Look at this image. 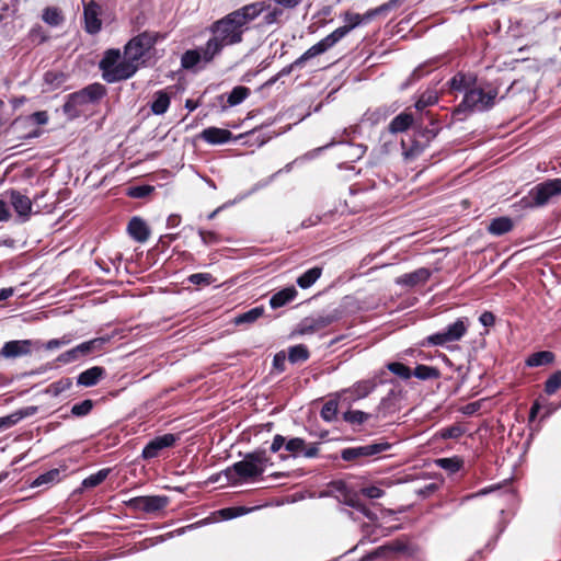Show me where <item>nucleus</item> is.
<instances>
[{
    "label": "nucleus",
    "mask_w": 561,
    "mask_h": 561,
    "mask_svg": "<svg viewBox=\"0 0 561 561\" xmlns=\"http://www.w3.org/2000/svg\"><path fill=\"white\" fill-rule=\"evenodd\" d=\"M243 507H226L220 510L218 513L224 519H231L243 514Z\"/></svg>",
    "instance_id": "052dcab7"
},
{
    "label": "nucleus",
    "mask_w": 561,
    "mask_h": 561,
    "mask_svg": "<svg viewBox=\"0 0 561 561\" xmlns=\"http://www.w3.org/2000/svg\"><path fill=\"white\" fill-rule=\"evenodd\" d=\"M104 94V85L94 83L70 94L69 101L66 103V105H87L89 103H99L101 102Z\"/></svg>",
    "instance_id": "ddd939ff"
},
{
    "label": "nucleus",
    "mask_w": 561,
    "mask_h": 561,
    "mask_svg": "<svg viewBox=\"0 0 561 561\" xmlns=\"http://www.w3.org/2000/svg\"><path fill=\"white\" fill-rule=\"evenodd\" d=\"M8 194L10 196V203L13 206L14 210L18 213L20 217L23 218V221L27 220L32 211L31 199L26 195H23L21 192L16 190H10Z\"/></svg>",
    "instance_id": "412c9836"
},
{
    "label": "nucleus",
    "mask_w": 561,
    "mask_h": 561,
    "mask_svg": "<svg viewBox=\"0 0 561 561\" xmlns=\"http://www.w3.org/2000/svg\"><path fill=\"white\" fill-rule=\"evenodd\" d=\"M342 318V311L334 309L328 314H320L317 317H307L300 321L297 328V333L301 335L312 334L322 329L328 328L332 323Z\"/></svg>",
    "instance_id": "9b49d317"
},
{
    "label": "nucleus",
    "mask_w": 561,
    "mask_h": 561,
    "mask_svg": "<svg viewBox=\"0 0 561 561\" xmlns=\"http://www.w3.org/2000/svg\"><path fill=\"white\" fill-rule=\"evenodd\" d=\"M61 470L58 468L50 469L39 474L32 483V488H37L44 484H53L60 481Z\"/></svg>",
    "instance_id": "c9c22d12"
},
{
    "label": "nucleus",
    "mask_w": 561,
    "mask_h": 561,
    "mask_svg": "<svg viewBox=\"0 0 561 561\" xmlns=\"http://www.w3.org/2000/svg\"><path fill=\"white\" fill-rule=\"evenodd\" d=\"M322 271L321 266H313L307 270L297 278V285L302 289L311 287L320 278Z\"/></svg>",
    "instance_id": "7c9ffc66"
},
{
    "label": "nucleus",
    "mask_w": 561,
    "mask_h": 561,
    "mask_svg": "<svg viewBox=\"0 0 561 561\" xmlns=\"http://www.w3.org/2000/svg\"><path fill=\"white\" fill-rule=\"evenodd\" d=\"M421 110L419 119L416 121V136L421 139L410 138L408 141L402 139L401 146L405 159H413L421 154L424 148L433 140L442 129L440 122L435 114L426 107H417Z\"/></svg>",
    "instance_id": "f03ea898"
},
{
    "label": "nucleus",
    "mask_w": 561,
    "mask_h": 561,
    "mask_svg": "<svg viewBox=\"0 0 561 561\" xmlns=\"http://www.w3.org/2000/svg\"><path fill=\"white\" fill-rule=\"evenodd\" d=\"M363 494L368 499H379L383 495V490L378 486H367L362 490Z\"/></svg>",
    "instance_id": "338daca9"
},
{
    "label": "nucleus",
    "mask_w": 561,
    "mask_h": 561,
    "mask_svg": "<svg viewBox=\"0 0 561 561\" xmlns=\"http://www.w3.org/2000/svg\"><path fill=\"white\" fill-rule=\"evenodd\" d=\"M82 358L81 354L78 351V347H73L69 351H66L65 353L60 354L57 358L58 362L68 364L71 362H76L78 359Z\"/></svg>",
    "instance_id": "6e6d98bb"
},
{
    "label": "nucleus",
    "mask_w": 561,
    "mask_h": 561,
    "mask_svg": "<svg viewBox=\"0 0 561 561\" xmlns=\"http://www.w3.org/2000/svg\"><path fill=\"white\" fill-rule=\"evenodd\" d=\"M435 463L437 467L444 469L449 474H454L460 471L465 466L463 459L459 456L438 458L435 460Z\"/></svg>",
    "instance_id": "473e14b6"
},
{
    "label": "nucleus",
    "mask_w": 561,
    "mask_h": 561,
    "mask_svg": "<svg viewBox=\"0 0 561 561\" xmlns=\"http://www.w3.org/2000/svg\"><path fill=\"white\" fill-rule=\"evenodd\" d=\"M554 354L550 351H540L530 354L526 359L528 367H539L552 364L554 362Z\"/></svg>",
    "instance_id": "2f4dec72"
},
{
    "label": "nucleus",
    "mask_w": 561,
    "mask_h": 561,
    "mask_svg": "<svg viewBox=\"0 0 561 561\" xmlns=\"http://www.w3.org/2000/svg\"><path fill=\"white\" fill-rule=\"evenodd\" d=\"M561 196V178L548 179L536 184L518 202L520 208H539Z\"/></svg>",
    "instance_id": "423d86ee"
},
{
    "label": "nucleus",
    "mask_w": 561,
    "mask_h": 561,
    "mask_svg": "<svg viewBox=\"0 0 561 561\" xmlns=\"http://www.w3.org/2000/svg\"><path fill=\"white\" fill-rule=\"evenodd\" d=\"M387 368L394 375L399 376L402 379H409L412 376V370L410 367L400 362H392L387 365Z\"/></svg>",
    "instance_id": "de8ad7c7"
},
{
    "label": "nucleus",
    "mask_w": 561,
    "mask_h": 561,
    "mask_svg": "<svg viewBox=\"0 0 561 561\" xmlns=\"http://www.w3.org/2000/svg\"><path fill=\"white\" fill-rule=\"evenodd\" d=\"M106 376V369L102 366L90 367L79 374L77 378L78 386L93 387Z\"/></svg>",
    "instance_id": "4be33fe9"
},
{
    "label": "nucleus",
    "mask_w": 561,
    "mask_h": 561,
    "mask_svg": "<svg viewBox=\"0 0 561 561\" xmlns=\"http://www.w3.org/2000/svg\"><path fill=\"white\" fill-rule=\"evenodd\" d=\"M465 434V428L461 424L455 423L450 426L440 428L437 436L442 439H458Z\"/></svg>",
    "instance_id": "ea45409f"
},
{
    "label": "nucleus",
    "mask_w": 561,
    "mask_h": 561,
    "mask_svg": "<svg viewBox=\"0 0 561 561\" xmlns=\"http://www.w3.org/2000/svg\"><path fill=\"white\" fill-rule=\"evenodd\" d=\"M33 342L31 340H13L4 343L0 355L5 358H15L28 355L32 352Z\"/></svg>",
    "instance_id": "a211bd4d"
},
{
    "label": "nucleus",
    "mask_w": 561,
    "mask_h": 561,
    "mask_svg": "<svg viewBox=\"0 0 561 561\" xmlns=\"http://www.w3.org/2000/svg\"><path fill=\"white\" fill-rule=\"evenodd\" d=\"M377 383L374 379L360 380L347 390L353 400L366 398L375 390Z\"/></svg>",
    "instance_id": "a878e982"
},
{
    "label": "nucleus",
    "mask_w": 561,
    "mask_h": 561,
    "mask_svg": "<svg viewBox=\"0 0 561 561\" xmlns=\"http://www.w3.org/2000/svg\"><path fill=\"white\" fill-rule=\"evenodd\" d=\"M268 461L266 450L259 448L245 454L242 460L228 467L225 470V476L231 484L255 480L264 473Z\"/></svg>",
    "instance_id": "7ed1b4c3"
},
{
    "label": "nucleus",
    "mask_w": 561,
    "mask_h": 561,
    "mask_svg": "<svg viewBox=\"0 0 561 561\" xmlns=\"http://www.w3.org/2000/svg\"><path fill=\"white\" fill-rule=\"evenodd\" d=\"M154 192L151 185H137L128 188L127 195L133 198H145Z\"/></svg>",
    "instance_id": "8fccbe9b"
},
{
    "label": "nucleus",
    "mask_w": 561,
    "mask_h": 561,
    "mask_svg": "<svg viewBox=\"0 0 561 561\" xmlns=\"http://www.w3.org/2000/svg\"><path fill=\"white\" fill-rule=\"evenodd\" d=\"M270 8L267 1H257L232 11L216 21L210 31L226 46L240 43L248 23L255 20L264 10Z\"/></svg>",
    "instance_id": "f257e3e1"
},
{
    "label": "nucleus",
    "mask_w": 561,
    "mask_h": 561,
    "mask_svg": "<svg viewBox=\"0 0 561 561\" xmlns=\"http://www.w3.org/2000/svg\"><path fill=\"white\" fill-rule=\"evenodd\" d=\"M108 474H110V469H101L98 472L92 473L88 478H85L82 481V486L87 488V489L95 488V486L100 485L101 483H103Z\"/></svg>",
    "instance_id": "37998d69"
},
{
    "label": "nucleus",
    "mask_w": 561,
    "mask_h": 561,
    "mask_svg": "<svg viewBox=\"0 0 561 561\" xmlns=\"http://www.w3.org/2000/svg\"><path fill=\"white\" fill-rule=\"evenodd\" d=\"M496 93L493 89L484 91L482 88L473 87L466 90L463 101L460 105H490Z\"/></svg>",
    "instance_id": "2eb2a0df"
},
{
    "label": "nucleus",
    "mask_w": 561,
    "mask_h": 561,
    "mask_svg": "<svg viewBox=\"0 0 561 561\" xmlns=\"http://www.w3.org/2000/svg\"><path fill=\"white\" fill-rule=\"evenodd\" d=\"M157 41V35L154 33L144 32L138 36L131 38L126 45L124 49V55L138 67L139 60L145 56V54L151 49Z\"/></svg>",
    "instance_id": "1a4fd4ad"
},
{
    "label": "nucleus",
    "mask_w": 561,
    "mask_h": 561,
    "mask_svg": "<svg viewBox=\"0 0 561 561\" xmlns=\"http://www.w3.org/2000/svg\"><path fill=\"white\" fill-rule=\"evenodd\" d=\"M561 388V370L553 373L545 382V392L549 396Z\"/></svg>",
    "instance_id": "49530a36"
},
{
    "label": "nucleus",
    "mask_w": 561,
    "mask_h": 561,
    "mask_svg": "<svg viewBox=\"0 0 561 561\" xmlns=\"http://www.w3.org/2000/svg\"><path fill=\"white\" fill-rule=\"evenodd\" d=\"M382 551L413 557L419 552V547L412 543L408 538H397L380 548Z\"/></svg>",
    "instance_id": "aec40b11"
},
{
    "label": "nucleus",
    "mask_w": 561,
    "mask_h": 561,
    "mask_svg": "<svg viewBox=\"0 0 561 561\" xmlns=\"http://www.w3.org/2000/svg\"><path fill=\"white\" fill-rule=\"evenodd\" d=\"M28 122L34 125H44L48 122V114L45 111L35 112L28 116Z\"/></svg>",
    "instance_id": "0e129e2a"
},
{
    "label": "nucleus",
    "mask_w": 561,
    "mask_h": 561,
    "mask_svg": "<svg viewBox=\"0 0 561 561\" xmlns=\"http://www.w3.org/2000/svg\"><path fill=\"white\" fill-rule=\"evenodd\" d=\"M417 119L419 116L414 117L411 113L402 112L391 119L388 125V130L391 134H398L408 130L410 127H414L416 129Z\"/></svg>",
    "instance_id": "b1692460"
},
{
    "label": "nucleus",
    "mask_w": 561,
    "mask_h": 561,
    "mask_svg": "<svg viewBox=\"0 0 561 561\" xmlns=\"http://www.w3.org/2000/svg\"><path fill=\"white\" fill-rule=\"evenodd\" d=\"M94 407V402L91 399H85L79 403H76L71 408V414L77 417H82L88 415Z\"/></svg>",
    "instance_id": "a18cd8bd"
},
{
    "label": "nucleus",
    "mask_w": 561,
    "mask_h": 561,
    "mask_svg": "<svg viewBox=\"0 0 561 561\" xmlns=\"http://www.w3.org/2000/svg\"><path fill=\"white\" fill-rule=\"evenodd\" d=\"M337 413V403L334 401L327 402L321 409V417L325 421H332Z\"/></svg>",
    "instance_id": "864d4df0"
},
{
    "label": "nucleus",
    "mask_w": 561,
    "mask_h": 561,
    "mask_svg": "<svg viewBox=\"0 0 561 561\" xmlns=\"http://www.w3.org/2000/svg\"><path fill=\"white\" fill-rule=\"evenodd\" d=\"M100 69L107 82H117L130 78L136 71L135 66L119 49H107L100 61Z\"/></svg>",
    "instance_id": "39448f33"
},
{
    "label": "nucleus",
    "mask_w": 561,
    "mask_h": 561,
    "mask_svg": "<svg viewBox=\"0 0 561 561\" xmlns=\"http://www.w3.org/2000/svg\"><path fill=\"white\" fill-rule=\"evenodd\" d=\"M416 378L421 380L437 379L440 377V373L436 367L420 364L412 371Z\"/></svg>",
    "instance_id": "4c0bfd02"
},
{
    "label": "nucleus",
    "mask_w": 561,
    "mask_h": 561,
    "mask_svg": "<svg viewBox=\"0 0 561 561\" xmlns=\"http://www.w3.org/2000/svg\"><path fill=\"white\" fill-rule=\"evenodd\" d=\"M180 439V434L167 433L160 436H156L149 440L142 449L141 457L145 460L153 459L159 457L163 449L172 448Z\"/></svg>",
    "instance_id": "f8f14e48"
},
{
    "label": "nucleus",
    "mask_w": 561,
    "mask_h": 561,
    "mask_svg": "<svg viewBox=\"0 0 561 561\" xmlns=\"http://www.w3.org/2000/svg\"><path fill=\"white\" fill-rule=\"evenodd\" d=\"M169 501L167 496H136L128 501V506L144 513H157L162 511Z\"/></svg>",
    "instance_id": "4468645a"
},
{
    "label": "nucleus",
    "mask_w": 561,
    "mask_h": 561,
    "mask_svg": "<svg viewBox=\"0 0 561 561\" xmlns=\"http://www.w3.org/2000/svg\"><path fill=\"white\" fill-rule=\"evenodd\" d=\"M201 61H203L202 53L198 49L187 50L181 58L182 67L185 69H191Z\"/></svg>",
    "instance_id": "c03bdc74"
},
{
    "label": "nucleus",
    "mask_w": 561,
    "mask_h": 561,
    "mask_svg": "<svg viewBox=\"0 0 561 561\" xmlns=\"http://www.w3.org/2000/svg\"><path fill=\"white\" fill-rule=\"evenodd\" d=\"M71 342V339L69 335H64L61 339H51L48 342L44 344L45 350H55L62 345H67Z\"/></svg>",
    "instance_id": "bf43d9fd"
},
{
    "label": "nucleus",
    "mask_w": 561,
    "mask_h": 561,
    "mask_svg": "<svg viewBox=\"0 0 561 561\" xmlns=\"http://www.w3.org/2000/svg\"><path fill=\"white\" fill-rule=\"evenodd\" d=\"M391 448V444L387 442L373 443L364 446L347 447L341 450V458L344 461H353L360 465L362 458L375 457Z\"/></svg>",
    "instance_id": "9d476101"
},
{
    "label": "nucleus",
    "mask_w": 561,
    "mask_h": 561,
    "mask_svg": "<svg viewBox=\"0 0 561 561\" xmlns=\"http://www.w3.org/2000/svg\"><path fill=\"white\" fill-rule=\"evenodd\" d=\"M265 11H267V13L264 15L265 24L276 23L278 21V19L280 18V15L283 14V10L279 8H271L270 7Z\"/></svg>",
    "instance_id": "13d9d810"
},
{
    "label": "nucleus",
    "mask_w": 561,
    "mask_h": 561,
    "mask_svg": "<svg viewBox=\"0 0 561 561\" xmlns=\"http://www.w3.org/2000/svg\"><path fill=\"white\" fill-rule=\"evenodd\" d=\"M250 89L243 85H238L232 89V91L228 94L227 102L228 105H238L243 102L248 95L250 94Z\"/></svg>",
    "instance_id": "a19ab883"
},
{
    "label": "nucleus",
    "mask_w": 561,
    "mask_h": 561,
    "mask_svg": "<svg viewBox=\"0 0 561 561\" xmlns=\"http://www.w3.org/2000/svg\"><path fill=\"white\" fill-rule=\"evenodd\" d=\"M264 311L265 309L263 306L254 307L245 312L236 316L233 323L236 325L253 323L264 314Z\"/></svg>",
    "instance_id": "72a5a7b5"
},
{
    "label": "nucleus",
    "mask_w": 561,
    "mask_h": 561,
    "mask_svg": "<svg viewBox=\"0 0 561 561\" xmlns=\"http://www.w3.org/2000/svg\"><path fill=\"white\" fill-rule=\"evenodd\" d=\"M321 443L308 444L301 437H291L287 439L280 434H276L273 438L270 450L272 453H278L283 447L289 453L291 457H304V458H316L319 455V446Z\"/></svg>",
    "instance_id": "0eeeda50"
},
{
    "label": "nucleus",
    "mask_w": 561,
    "mask_h": 561,
    "mask_svg": "<svg viewBox=\"0 0 561 561\" xmlns=\"http://www.w3.org/2000/svg\"><path fill=\"white\" fill-rule=\"evenodd\" d=\"M345 25L337 27L331 34L325 36L319 43L311 46L307 51H305L298 59L294 61L291 67H301L307 60L325 53L329 48L334 46L340 39L346 36L354 27L359 25L363 21V18L358 13L347 12L344 15Z\"/></svg>",
    "instance_id": "20e7f679"
},
{
    "label": "nucleus",
    "mask_w": 561,
    "mask_h": 561,
    "mask_svg": "<svg viewBox=\"0 0 561 561\" xmlns=\"http://www.w3.org/2000/svg\"><path fill=\"white\" fill-rule=\"evenodd\" d=\"M127 232L137 242L144 243L149 239L150 229L140 217H133L127 226Z\"/></svg>",
    "instance_id": "5701e85b"
},
{
    "label": "nucleus",
    "mask_w": 561,
    "mask_h": 561,
    "mask_svg": "<svg viewBox=\"0 0 561 561\" xmlns=\"http://www.w3.org/2000/svg\"><path fill=\"white\" fill-rule=\"evenodd\" d=\"M514 228V222L510 217L502 216L492 219L488 227V231L493 236H503Z\"/></svg>",
    "instance_id": "bb28decb"
},
{
    "label": "nucleus",
    "mask_w": 561,
    "mask_h": 561,
    "mask_svg": "<svg viewBox=\"0 0 561 561\" xmlns=\"http://www.w3.org/2000/svg\"><path fill=\"white\" fill-rule=\"evenodd\" d=\"M108 341V336L95 337L77 345V347L81 356L85 357L96 351H101Z\"/></svg>",
    "instance_id": "c756f323"
},
{
    "label": "nucleus",
    "mask_w": 561,
    "mask_h": 561,
    "mask_svg": "<svg viewBox=\"0 0 561 561\" xmlns=\"http://www.w3.org/2000/svg\"><path fill=\"white\" fill-rule=\"evenodd\" d=\"M72 387V379L69 377H62L57 381L51 382L46 392L53 397H58L65 391H68Z\"/></svg>",
    "instance_id": "58836bf2"
},
{
    "label": "nucleus",
    "mask_w": 561,
    "mask_h": 561,
    "mask_svg": "<svg viewBox=\"0 0 561 561\" xmlns=\"http://www.w3.org/2000/svg\"><path fill=\"white\" fill-rule=\"evenodd\" d=\"M44 81L50 87H58L65 81V76L59 71H47L44 75Z\"/></svg>",
    "instance_id": "603ef678"
},
{
    "label": "nucleus",
    "mask_w": 561,
    "mask_h": 561,
    "mask_svg": "<svg viewBox=\"0 0 561 561\" xmlns=\"http://www.w3.org/2000/svg\"><path fill=\"white\" fill-rule=\"evenodd\" d=\"M371 417V414L359 410H347L343 413V420L354 426L366 423Z\"/></svg>",
    "instance_id": "e433bc0d"
},
{
    "label": "nucleus",
    "mask_w": 561,
    "mask_h": 561,
    "mask_svg": "<svg viewBox=\"0 0 561 561\" xmlns=\"http://www.w3.org/2000/svg\"><path fill=\"white\" fill-rule=\"evenodd\" d=\"M101 7L95 1H90L84 4L83 18H84V30L89 34H96L102 27V21L100 19Z\"/></svg>",
    "instance_id": "dca6fc26"
},
{
    "label": "nucleus",
    "mask_w": 561,
    "mask_h": 561,
    "mask_svg": "<svg viewBox=\"0 0 561 561\" xmlns=\"http://www.w3.org/2000/svg\"><path fill=\"white\" fill-rule=\"evenodd\" d=\"M468 84L467 78L463 75H457L450 81L451 89L454 90L467 89Z\"/></svg>",
    "instance_id": "69168bd1"
},
{
    "label": "nucleus",
    "mask_w": 561,
    "mask_h": 561,
    "mask_svg": "<svg viewBox=\"0 0 561 561\" xmlns=\"http://www.w3.org/2000/svg\"><path fill=\"white\" fill-rule=\"evenodd\" d=\"M198 234H199L203 243L206 244V245L215 244V243H218L220 241L219 234L217 232H215V231H208V230L199 229L198 230Z\"/></svg>",
    "instance_id": "5fc2aeb1"
},
{
    "label": "nucleus",
    "mask_w": 561,
    "mask_h": 561,
    "mask_svg": "<svg viewBox=\"0 0 561 561\" xmlns=\"http://www.w3.org/2000/svg\"><path fill=\"white\" fill-rule=\"evenodd\" d=\"M474 107H455L451 113V119L455 121H463L471 113H473Z\"/></svg>",
    "instance_id": "e2e57ef3"
},
{
    "label": "nucleus",
    "mask_w": 561,
    "mask_h": 561,
    "mask_svg": "<svg viewBox=\"0 0 561 561\" xmlns=\"http://www.w3.org/2000/svg\"><path fill=\"white\" fill-rule=\"evenodd\" d=\"M286 355L284 352H278L273 358V367L278 371L285 370Z\"/></svg>",
    "instance_id": "774afa93"
},
{
    "label": "nucleus",
    "mask_w": 561,
    "mask_h": 561,
    "mask_svg": "<svg viewBox=\"0 0 561 561\" xmlns=\"http://www.w3.org/2000/svg\"><path fill=\"white\" fill-rule=\"evenodd\" d=\"M187 280L196 286H208L211 285L216 278L210 273H195L190 275Z\"/></svg>",
    "instance_id": "09e8293b"
},
{
    "label": "nucleus",
    "mask_w": 561,
    "mask_h": 561,
    "mask_svg": "<svg viewBox=\"0 0 561 561\" xmlns=\"http://www.w3.org/2000/svg\"><path fill=\"white\" fill-rule=\"evenodd\" d=\"M226 45L221 43V41L217 39V36L214 35L204 47H201L198 50L202 53V60L207 64L213 60V58L225 47Z\"/></svg>",
    "instance_id": "c85d7f7f"
},
{
    "label": "nucleus",
    "mask_w": 561,
    "mask_h": 561,
    "mask_svg": "<svg viewBox=\"0 0 561 561\" xmlns=\"http://www.w3.org/2000/svg\"><path fill=\"white\" fill-rule=\"evenodd\" d=\"M43 20L51 26H57L64 21L61 11L56 7H48L43 12Z\"/></svg>",
    "instance_id": "79ce46f5"
},
{
    "label": "nucleus",
    "mask_w": 561,
    "mask_h": 561,
    "mask_svg": "<svg viewBox=\"0 0 561 561\" xmlns=\"http://www.w3.org/2000/svg\"><path fill=\"white\" fill-rule=\"evenodd\" d=\"M226 45L221 43V41L217 39V36L214 35L204 47H201L198 50L202 53V60L207 64L213 60V58L225 47Z\"/></svg>",
    "instance_id": "cd10ccee"
},
{
    "label": "nucleus",
    "mask_w": 561,
    "mask_h": 561,
    "mask_svg": "<svg viewBox=\"0 0 561 561\" xmlns=\"http://www.w3.org/2000/svg\"><path fill=\"white\" fill-rule=\"evenodd\" d=\"M432 276V271L427 267H420L413 272L405 273L399 277L396 278V284L413 288L417 285L425 284L430 277Z\"/></svg>",
    "instance_id": "f3484780"
},
{
    "label": "nucleus",
    "mask_w": 561,
    "mask_h": 561,
    "mask_svg": "<svg viewBox=\"0 0 561 561\" xmlns=\"http://www.w3.org/2000/svg\"><path fill=\"white\" fill-rule=\"evenodd\" d=\"M310 357V352L305 344H297L288 348V360L291 364L307 362Z\"/></svg>",
    "instance_id": "f704fd0d"
},
{
    "label": "nucleus",
    "mask_w": 561,
    "mask_h": 561,
    "mask_svg": "<svg viewBox=\"0 0 561 561\" xmlns=\"http://www.w3.org/2000/svg\"><path fill=\"white\" fill-rule=\"evenodd\" d=\"M36 412V408L35 407H28L24 410H20V411H16L10 415H7L5 416V420H8L10 426L12 427L13 425H15L18 422H20L22 419L26 417V416H30L32 414H34Z\"/></svg>",
    "instance_id": "3c124183"
},
{
    "label": "nucleus",
    "mask_w": 561,
    "mask_h": 561,
    "mask_svg": "<svg viewBox=\"0 0 561 561\" xmlns=\"http://www.w3.org/2000/svg\"><path fill=\"white\" fill-rule=\"evenodd\" d=\"M439 101L436 91H427L423 93L415 105H434Z\"/></svg>",
    "instance_id": "4d7b16f0"
},
{
    "label": "nucleus",
    "mask_w": 561,
    "mask_h": 561,
    "mask_svg": "<svg viewBox=\"0 0 561 561\" xmlns=\"http://www.w3.org/2000/svg\"><path fill=\"white\" fill-rule=\"evenodd\" d=\"M298 295L297 289L294 286L283 288L275 293L270 299V306L273 309H278L293 301Z\"/></svg>",
    "instance_id": "393cba45"
},
{
    "label": "nucleus",
    "mask_w": 561,
    "mask_h": 561,
    "mask_svg": "<svg viewBox=\"0 0 561 561\" xmlns=\"http://www.w3.org/2000/svg\"><path fill=\"white\" fill-rule=\"evenodd\" d=\"M468 327V320L466 318H459L454 323L449 324L445 331L428 335L421 345H445L449 342L459 341L467 333Z\"/></svg>",
    "instance_id": "6e6552de"
},
{
    "label": "nucleus",
    "mask_w": 561,
    "mask_h": 561,
    "mask_svg": "<svg viewBox=\"0 0 561 561\" xmlns=\"http://www.w3.org/2000/svg\"><path fill=\"white\" fill-rule=\"evenodd\" d=\"M346 504L358 512L363 513L366 517L371 518V513L369 508L363 504L358 499H348Z\"/></svg>",
    "instance_id": "680f3d73"
},
{
    "label": "nucleus",
    "mask_w": 561,
    "mask_h": 561,
    "mask_svg": "<svg viewBox=\"0 0 561 561\" xmlns=\"http://www.w3.org/2000/svg\"><path fill=\"white\" fill-rule=\"evenodd\" d=\"M198 138L209 145H222L234 139L232 133L229 129L219 127H207L198 134Z\"/></svg>",
    "instance_id": "6ab92c4d"
}]
</instances>
